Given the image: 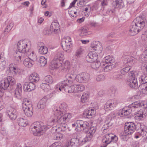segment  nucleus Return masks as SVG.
<instances>
[{
	"mask_svg": "<svg viewBox=\"0 0 147 147\" xmlns=\"http://www.w3.org/2000/svg\"><path fill=\"white\" fill-rule=\"evenodd\" d=\"M49 119L47 122V126L43 125V123L41 121H36L31 124L30 127V131L35 136H39L43 134L47 128H49L52 126L54 123L58 124L60 125L62 132H63L66 129V123H60L57 122H54L52 125H50L48 124Z\"/></svg>",
	"mask_w": 147,
	"mask_h": 147,
	"instance_id": "2",
	"label": "nucleus"
},
{
	"mask_svg": "<svg viewBox=\"0 0 147 147\" xmlns=\"http://www.w3.org/2000/svg\"><path fill=\"white\" fill-rule=\"evenodd\" d=\"M138 22L139 24L141 25V28H144L147 25V22L146 20L142 17H137L134 20Z\"/></svg>",
	"mask_w": 147,
	"mask_h": 147,
	"instance_id": "19",
	"label": "nucleus"
},
{
	"mask_svg": "<svg viewBox=\"0 0 147 147\" xmlns=\"http://www.w3.org/2000/svg\"><path fill=\"white\" fill-rule=\"evenodd\" d=\"M123 76L120 74L115 75L114 76V78L115 80H120L123 78Z\"/></svg>",
	"mask_w": 147,
	"mask_h": 147,
	"instance_id": "61",
	"label": "nucleus"
},
{
	"mask_svg": "<svg viewBox=\"0 0 147 147\" xmlns=\"http://www.w3.org/2000/svg\"><path fill=\"white\" fill-rule=\"evenodd\" d=\"M37 61L39 63L40 66L42 67L44 66L47 63V59L43 56L39 57V59L37 60Z\"/></svg>",
	"mask_w": 147,
	"mask_h": 147,
	"instance_id": "40",
	"label": "nucleus"
},
{
	"mask_svg": "<svg viewBox=\"0 0 147 147\" xmlns=\"http://www.w3.org/2000/svg\"><path fill=\"white\" fill-rule=\"evenodd\" d=\"M22 107L23 109L32 107L31 101L27 98L24 99L23 100Z\"/></svg>",
	"mask_w": 147,
	"mask_h": 147,
	"instance_id": "27",
	"label": "nucleus"
},
{
	"mask_svg": "<svg viewBox=\"0 0 147 147\" xmlns=\"http://www.w3.org/2000/svg\"><path fill=\"white\" fill-rule=\"evenodd\" d=\"M35 88V85L30 82H26L23 86V89L25 91L30 92L34 90Z\"/></svg>",
	"mask_w": 147,
	"mask_h": 147,
	"instance_id": "17",
	"label": "nucleus"
},
{
	"mask_svg": "<svg viewBox=\"0 0 147 147\" xmlns=\"http://www.w3.org/2000/svg\"><path fill=\"white\" fill-rule=\"evenodd\" d=\"M45 81L47 82L52 84L53 82L52 77L50 75H47L44 78Z\"/></svg>",
	"mask_w": 147,
	"mask_h": 147,
	"instance_id": "51",
	"label": "nucleus"
},
{
	"mask_svg": "<svg viewBox=\"0 0 147 147\" xmlns=\"http://www.w3.org/2000/svg\"><path fill=\"white\" fill-rule=\"evenodd\" d=\"M9 86V84L7 79L1 81L0 84V97H2L3 96L4 90L7 89Z\"/></svg>",
	"mask_w": 147,
	"mask_h": 147,
	"instance_id": "15",
	"label": "nucleus"
},
{
	"mask_svg": "<svg viewBox=\"0 0 147 147\" xmlns=\"http://www.w3.org/2000/svg\"><path fill=\"white\" fill-rule=\"evenodd\" d=\"M101 68L103 71H108L111 69L112 67L110 65H109L108 63H106L103 61L101 63Z\"/></svg>",
	"mask_w": 147,
	"mask_h": 147,
	"instance_id": "33",
	"label": "nucleus"
},
{
	"mask_svg": "<svg viewBox=\"0 0 147 147\" xmlns=\"http://www.w3.org/2000/svg\"><path fill=\"white\" fill-rule=\"evenodd\" d=\"M80 57H77L75 54L72 57V61L73 62L76 63L78 62L79 58Z\"/></svg>",
	"mask_w": 147,
	"mask_h": 147,
	"instance_id": "64",
	"label": "nucleus"
},
{
	"mask_svg": "<svg viewBox=\"0 0 147 147\" xmlns=\"http://www.w3.org/2000/svg\"><path fill=\"white\" fill-rule=\"evenodd\" d=\"M140 25L138 24V22L134 21L132 22L129 30V34L131 36L137 34L144 28H141Z\"/></svg>",
	"mask_w": 147,
	"mask_h": 147,
	"instance_id": "9",
	"label": "nucleus"
},
{
	"mask_svg": "<svg viewBox=\"0 0 147 147\" xmlns=\"http://www.w3.org/2000/svg\"><path fill=\"white\" fill-rule=\"evenodd\" d=\"M10 69L12 70L14 74H19L20 72V69L14 67H11Z\"/></svg>",
	"mask_w": 147,
	"mask_h": 147,
	"instance_id": "59",
	"label": "nucleus"
},
{
	"mask_svg": "<svg viewBox=\"0 0 147 147\" xmlns=\"http://www.w3.org/2000/svg\"><path fill=\"white\" fill-rule=\"evenodd\" d=\"M60 61L56 58H55L51 61L50 65V68L52 69L58 68L60 65L59 63Z\"/></svg>",
	"mask_w": 147,
	"mask_h": 147,
	"instance_id": "25",
	"label": "nucleus"
},
{
	"mask_svg": "<svg viewBox=\"0 0 147 147\" xmlns=\"http://www.w3.org/2000/svg\"><path fill=\"white\" fill-rule=\"evenodd\" d=\"M117 137L112 133L106 134L103 137L102 142L104 144L102 147H106L111 142H115L117 140Z\"/></svg>",
	"mask_w": 147,
	"mask_h": 147,
	"instance_id": "7",
	"label": "nucleus"
},
{
	"mask_svg": "<svg viewBox=\"0 0 147 147\" xmlns=\"http://www.w3.org/2000/svg\"><path fill=\"white\" fill-rule=\"evenodd\" d=\"M88 28L86 27H81L79 30L80 36H84L88 34Z\"/></svg>",
	"mask_w": 147,
	"mask_h": 147,
	"instance_id": "38",
	"label": "nucleus"
},
{
	"mask_svg": "<svg viewBox=\"0 0 147 147\" xmlns=\"http://www.w3.org/2000/svg\"><path fill=\"white\" fill-rule=\"evenodd\" d=\"M25 55L20 51H16L14 55V58L16 61L19 62L23 60L24 58V56Z\"/></svg>",
	"mask_w": 147,
	"mask_h": 147,
	"instance_id": "29",
	"label": "nucleus"
},
{
	"mask_svg": "<svg viewBox=\"0 0 147 147\" xmlns=\"http://www.w3.org/2000/svg\"><path fill=\"white\" fill-rule=\"evenodd\" d=\"M147 113V111L144 109L140 110L138 111L135 114L136 118L140 119H142V118L145 117Z\"/></svg>",
	"mask_w": 147,
	"mask_h": 147,
	"instance_id": "24",
	"label": "nucleus"
},
{
	"mask_svg": "<svg viewBox=\"0 0 147 147\" xmlns=\"http://www.w3.org/2000/svg\"><path fill=\"white\" fill-rule=\"evenodd\" d=\"M18 122L20 126L25 127L27 124V121L25 119L22 118H20L18 119Z\"/></svg>",
	"mask_w": 147,
	"mask_h": 147,
	"instance_id": "42",
	"label": "nucleus"
},
{
	"mask_svg": "<svg viewBox=\"0 0 147 147\" xmlns=\"http://www.w3.org/2000/svg\"><path fill=\"white\" fill-rule=\"evenodd\" d=\"M139 88L142 94H147V83L141 84L139 86Z\"/></svg>",
	"mask_w": 147,
	"mask_h": 147,
	"instance_id": "41",
	"label": "nucleus"
},
{
	"mask_svg": "<svg viewBox=\"0 0 147 147\" xmlns=\"http://www.w3.org/2000/svg\"><path fill=\"white\" fill-rule=\"evenodd\" d=\"M72 83V80H65L57 84L56 86V88L63 92H65L68 93H72L74 92V85L70 86Z\"/></svg>",
	"mask_w": 147,
	"mask_h": 147,
	"instance_id": "5",
	"label": "nucleus"
},
{
	"mask_svg": "<svg viewBox=\"0 0 147 147\" xmlns=\"http://www.w3.org/2000/svg\"><path fill=\"white\" fill-rule=\"evenodd\" d=\"M71 39L69 36L66 37L65 38L62 40L61 42H64L66 44L71 43Z\"/></svg>",
	"mask_w": 147,
	"mask_h": 147,
	"instance_id": "60",
	"label": "nucleus"
},
{
	"mask_svg": "<svg viewBox=\"0 0 147 147\" xmlns=\"http://www.w3.org/2000/svg\"><path fill=\"white\" fill-rule=\"evenodd\" d=\"M22 87L21 84L20 83L17 84L16 87L14 91V95L15 97L17 98L21 97L20 94L22 92Z\"/></svg>",
	"mask_w": 147,
	"mask_h": 147,
	"instance_id": "22",
	"label": "nucleus"
},
{
	"mask_svg": "<svg viewBox=\"0 0 147 147\" xmlns=\"http://www.w3.org/2000/svg\"><path fill=\"white\" fill-rule=\"evenodd\" d=\"M90 125V124L87 121L80 120H77L74 124L72 125L73 127H76L77 131L85 130V132L86 134V138L88 140L91 139L96 131L95 127H91L89 129Z\"/></svg>",
	"mask_w": 147,
	"mask_h": 147,
	"instance_id": "3",
	"label": "nucleus"
},
{
	"mask_svg": "<svg viewBox=\"0 0 147 147\" xmlns=\"http://www.w3.org/2000/svg\"><path fill=\"white\" fill-rule=\"evenodd\" d=\"M83 50L82 48H79L76 51L75 55L78 57H80L81 55L82 54Z\"/></svg>",
	"mask_w": 147,
	"mask_h": 147,
	"instance_id": "57",
	"label": "nucleus"
},
{
	"mask_svg": "<svg viewBox=\"0 0 147 147\" xmlns=\"http://www.w3.org/2000/svg\"><path fill=\"white\" fill-rule=\"evenodd\" d=\"M141 68L144 73L147 75V63L144 62L143 63Z\"/></svg>",
	"mask_w": 147,
	"mask_h": 147,
	"instance_id": "52",
	"label": "nucleus"
},
{
	"mask_svg": "<svg viewBox=\"0 0 147 147\" xmlns=\"http://www.w3.org/2000/svg\"><path fill=\"white\" fill-rule=\"evenodd\" d=\"M146 74H143L139 78V81L141 84H147V76Z\"/></svg>",
	"mask_w": 147,
	"mask_h": 147,
	"instance_id": "46",
	"label": "nucleus"
},
{
	"mask_svg": "<svg viewBox=\"0 0 147 147\" xmlns=\"http://www.w3.org/2000/svg\"><path fill=\"white\" fill-rule=\"evenodd\" d=\"M64 42H61V44L63 49L66 52H70L71 51V49L72 45L71 43L66 44Z\"/></svg>",
	"mask_w": 147,
	"mask_h": 147,
	"instance_id": "32",
	"label": "nucleus"
},
{
	"mask_svg": "<svg viewBox=\"0 0 147 147\" xmlns=\"http://www.w3.org/2000/svg\"><path fill=\"white\" fill-rule=\"evenodd\" d=\"M64 52L62 51H60L58 52L55 56L56 59H58L59 61L63 59L64 57Z\"/></svg>",
	"mask_w": 147,
	"mask_h": 147,
	"instance_id": "48",
	"label": "nucleus"
},
{
	"mask_svg": "<svg viewBox=\"0 0 147 147\" xmlns=\"http://www.w3.org/2000/svg\"><path fill=\"white\" fill-rule=\"evenodd\" d=\"M47 99L45 97L43 98L38 102L37 106L38 109H44L46 106Z\"/></svg>",
	"mask_w": 147,
	"mask_h": 147,
	"instance_id": "30",
	"label": "nucleus"
},
{
	"mask_svg": "<svg viewBox=\"0 0 147 147\" xmlns=\"http://www.w3.org/2000/svg\"><path fill=\"white\" fill-rule=\"evenodd\" d=\"M67 106L65 102L62 103L59 108H54V113L49 119L48 124L52 125L54 122L61 123L69 121L71 115V114L67 112Z\"/></svg>",
	"mask_w": 147,
	"mask_h": 147,
	"instance_id": "1",
	"label": "nucleus"
},
{
	"mask_svg": "<svg viewBox=\"0 0 147 147\" xmlns=\"http://www.w3.org/2000/svg\"><path fill=\"white\" fill-rule=\"evenodd\" d=\"M136 61V59L134 57L131 56H127L123 60L124 65L129 67L133 65Z\"/></svg>",
	"mask_w": 147,
	"mask_h": 147,
	"instance_id": "14",
	"label": "nucleus"
},
{
	"mask_svg": "<svg viewBox=\"0 0 147 147\" xmlns=\"http://www.w3.org/2000/svg\"><path fill=\"white\" fill-rule=\"evenodd\" d=\"M59 25L58 22H53L50 26V29L52 33L57 34L59 31Z\"/></svg>",
	"mask_w": 147,
	"mask_h": 147,
	"instance_id": "18",
	"label": "nucleus"
},
{
	"mask_svg": "<svg viewBox=\"0 0 147 147\" xmlns=\"http://www.w3.org/2000/svg\"><path fill=\"white\" fill-rule=\"evenodd\" d=\"M63 137V135L60 133L57 134L54 137L55 139L57 140H60L62 139Z\"/></svg>",
	"mask_w": 147,
	"mask_h": 147,
	"instance_id": "56",
	"label": "nucleus"
},
{
	"mask_svg": "<svg viewBox=\"0 0 147 147\" xmlns=\"http://www.w3.org/2000/svg\"><path fill=\"white\" fill-rule=\"evenodd\" d=\"M105 62L106 63H113L115 61L114 58L112 56L108 55L106 56L105 57Z\"/></svg>",
	"mask_w": 147,
	"mask_h": 147,
	"instance_id": "44",
	"label": "nucleus"
},
{
	"mask_svg": "<svg viewBox=\"0 0 147 147\" xmlns=\"http://www.w3.org/2000/svg\"><path fill=\"white\" fill-rule=\"evenodd\" d=\"M43 43L39 42L38 44V51L42 54H46L48 52V48L46 47L43 46Z\"/></svg>",
	"mask_w": 147,
	"mask_h": 147,
	"instance_id": "21",
	"label": "nucleus"
},
{
	"mask_svg": "<svg viewBox=\"0 0 147 147\" xmlns=\"http://www.w3.org/2000/svg\"><path fill=\"white\" fill-rule=\"evenodd\" d=\"M113 123L111 122V119L110 118H106L105 122V124L102 127L103 130L108 129L109 127L111 126Z\"/></svg>",
	"mask_w": 147,
	"mask_h": 147,
	"instance_id": "35",
	"label": "nucleus"
},
{
	"mask_svg": "<svg viewBox=\"0 0 147 147\" xmlns=\"http://www.w3.org/2000/svg\"><path fill=\"white\" fill-rule=\"evenodd\" d=\"M101 65V63L99 61H97L96 62L94 61L92 62V63L91 64V67L92 68L97 69Z\"/></svg>",
	"mask_w": 147,
	"mask_h": 147,
	"instance_id": "45",
	"label": "nucleus"
},
{
	"mask_svg": "<svg viewBox=\"0 0 147 147\" xmlns=\"http://www.w3.org/2000/svg\"><path fill=\"white\" fill-rule=\"evenodd\" d=\"M98 58L97 54L93 52H90L86 56V59L87 61L92 62L96 61Z\"/></svg>",
	"mask_w": 147,
	"mask_h": 147,
	"instance_id": "16",
	"label": "nucleus"
},
{
	"mask_svg": "<svg viewBox=\"0 0 147 147\" xmlns=\"http://www.w3.org/2000/svg\"><path fill=\"white\" fill-rule=\"evenodd\" d=\"M147 60V49H146L140 57V61H143Z\"/></svg>",
	"mask_w": 147,
	"mask_h": 147,
	"instance_id": "47",
	"label": "nucleus"
},
{
	"mask_svg": "<svg viewBox=\"0 0 147 147\" xmlns=\"http://www.w3.org/2000/svg\"><path fill=\"white\" fill-rule=\"evenodd\" d=\"M88 95L86 94H83L81 98V101L83 103H84L88 101Z\"/></svg>",
	"mask_w": 147,
	"mask_h": 147,
	"instance_id": "54",
	"label": "nucleus"
},
{
	"mask_svg": "<svg viewBox=\"0 0 147 147\" xmlns=\"http://www.w3.org/2000/svg\"><path fill=\"white\" fill-rule=\"evenodd\" d=\"M29 80L31 82L33 83H36L39 80L38 75L36 73L31 74L29 76Z\"/></svg>",
	"mask_w": 147,
	"mask_h": 147,
	"instance_id": "23",
	"label": "nucleus"
},
{
	"mask_svg": "<svg viewBox=\"0 0 147 147\" xmlns=\"http://www.w3.org/2000/svg\"><path fill=\"white\" fill-rule=\"evenodd\" d=\"M40 87L45 91L48 92L50 89V86L49 84L43 83L40 85Z\"/></svg>",
	"mask_w": 147,
	"mask_h": 147,
	"instance_id": "43",
	"label": "nucleus"
},
{
	"mask_svg": "<svg viewBox=\"0 0 147 147\" xmlns=\"http://www.w3.org/2000/svg\"><path fill=\"white\" fill-rule=\"evenodd\" d=\"M8 115L12 120H15L17 117V113L16 110L12 108H10L7 110Z\"/></svg>",
	"mask_w": 147,
	"mask_h": 147,
	"instance_id": "20",
	"label": "nucleus"
},
{
	"mask_svg": "<svg viewBox=\"0 0 147 147\" xmlns=\"http://www.w3.org/2000/svg\"><path fill=\"white\" fill-rule=\"evenodd\" d=\"M90 78V75L86 73H81L78 74L75 77L76 81L80 83L87 82L89 80Z\"/></svg>",
	"mask_w": 147,
	"mask_h": 147,
	"instance_id": "12",
	"label": "nucleus"
},
{
	"mask_svg": "<svg viewBox=\"0 0 147 147\" xmlns=\"http://www.w3.org/2000/svg\"><path fill=\"white\" fill-rule=\"evenodd\" d=\"M74 92H81L83 91L85 89L84 85L82 84L74 85Z\"/></svg>",
	"mask_w": 147,
	"mask_h": 147,
	"instance_id": "36",
	"label": "nucleus"
},
{
	"mask_svg": "<svg viewBox=\"0 0 147 147\" xmlns=\"http://www.w3.org/2000/svg\"><path fill=\"white\" fill-rule=\"evenodd\" d=\"M7 80L8 81V83L9 85H14L16 82L15 79L12 77L8 76L7 78Z\"/></svg>",
	"mask_w": 147,
	"mask_h": 147,
	"instance_id": "50",
	"label": "nucleus"
},
{
	"mask_svg": "<svg viewBox=\"0 0 147 147\" xmlns=\"http://www.w3.org/2000/svg\"><path fill=\"white\" fill-rule=\"evenodd\" d=\"M29 42L27 40H20L18 43L17 48L20 52L26 53L29 50Z\"/></svg>",
	"mask_w": 147,
	"mask_h": 147,
	"instance_id": "6",
	"label": "nucleus"
},
{
	"mask_svg": "<svg viewBox=\"0 0 147 147\" xmlns=\"http://www.w3.org/2000/svg\"><path fill=\"white\" fill-rule=\"evenodd\" d=\"M128 84L129 86L133 88H135L138 86L137 80L136 78H132L129 79Z\"/></svg>",
	"mask_w": 147,
	"mask_h": 147,
	"instance_id": "26",
	"label": "nucleus"
},
{
	"mask_svg": "<svg viewBox=\"0 0 147 147\" xmlns=\"http://www.w3.org/2000/svg\"><path fill=\"white\" fill-rule=\"evenodd\" d=\"M96 79L97 81L98 82L103 81L105 80V77L102 75H100L97 76Z\"/></svg>",
	"mask_w": 147,
	"mask_h": 147,
	"instance_id": "62",
	"label": "nucleus"
},
{
	"mask_svg": "<svg viewBox=\"0 0 147 147\" xmlns=\"http://www.w3.org/2000/svg\"><path fill=\"white\" fill-rule=\"evenodd\" d=\"M136 130V125L133 123L130 122L125 124L124 128V131L122 136H124L130 135L133 133Z\"/></svg>",
	"mask_w": 147,
	"mask_h": 147,
	"instance_id": "8",
	"label": "nucleus"
},
{
	"mask_svg": "<svg viewBox=\"0 0 147 147\" xmlns=\"http://www.w3.org/2000/svg\"><path fill=\"white\" fill-rule=\"evenodd\" d=\"M122 1H115L113 2V7L115 8H120L121 5Z\"/></svg>",
	"mask_w": 147,
	"mask_h": 147,
	"instance_id": "53",
	"label": "nucleus"
},
{
	"mask_svg": "<svg viewBox=\"0 0 147 147\" xmlns=\"http://www.w3.org/2000/svg\"><path fill=\"white\" fill-rule=\"evenodd\" d=\"M13 23H10L9 24V25L7 26L4 31V32L5 33H7L9 32L10 31L13 27Z\"/></svg>",
	"mask_w": 147,
	"mask_h": 147,
	"instance_id": "55",
	"label": "nucleus"
},
{
	"mask_svg": "<svg viewBox=\"0 0 147 147\" xmlns=\"http://www.w3.org/2000/svg\"><path fill=\"white\" fill-rule=\"evenodd\" d=\"M65 77L66 78L67 80H72L73 83L74 82V79L75 78L74 76V75L71 74H70L69 73L67 74L65 76Z\"/></svg>",
	"mask_w": 147,
	"mask_h": 147,
	"instance_id": "49",
	"label": "nucleus"
},
{
	"mask_svg": "<svg viewBox=\"0 0 147 147\" xmlns=\"http://www.w3.org/2000/svg\"><path fill=\"white\" fill-rule=\"evenodd\" d=\"M130 69V67H129L124 68L121 70V72L122 74H125L128 72Z\"/></svg>",
	"mask_w": 147,
	"mask_h": 147,
	"instance_id": "58",
	"label": "nucleus"
},
{
	"mask_svg": "<svg viewBox=\"0 0 147 147\" xmlns=\"http://www.w3.org/2000/svg\"><path fill=\"white\" fill-rule=\"evenodd\" d=\"M96 113V110L94 109H89L88 111H86L84 113V116L88 118H90L94 116Z\"/></svg>",
	"mask_w": 147,
	"mask_h": 147,
	"instance_id": "28",
	"label": "nucleus"
},
{
	"mask_svg": "<svg viewBox=\"0 0 147 147\" xmlns=\"http://www.w3.org/2000/svg\"><path fill=\"white\" fill-rule=\"evenodd\" d=\"M26 53L28 56V58H29L32 61H33L34 62L37 60V56L34 51L29 50Z\"/></svg>",
	"mask_w": 147,
	"mask_h": 147,
	"instance_id": "34",
	"label": "nucleus"
},
{
	"mask_svg": "<svg viewBox=\"0 0 147 147\" xmlns=\"http://www.w3.org/2000/svg\"><path fill=\"white\" fill-rule=\"evenodd\" d=\"M91 47L96 52V54L101 53L102 51V44L99 41L93 42L91 44Z\"/></svg>",
	"mask_w": 147,
	"mask_h": 147,
	"instance_id": "13",
	"label": "nucleus"
},
{
	"mask_svg": "<svg viewBox=\"0 0 147 147\" xmlns=\"http://www.w3.org/2000/svg\"><path fill=\"white\" fill-rule=\"evenodd\" d=\"M119 102L118 100L115 98L108 100L104 106L105 110L107 111L113 109L117 106Z\"/></svg>",
	"mask_w": 147,
	"mask_h": 147,
	"instance_id": "11",
	"label": "nucleus"
},
{
	"mask_svg": "<svg viewBox=\"0 0 147 147\" xmlns=\"http://www.w3.org/2000/svg\"><path fill=\"white\" fill-rule=\"evenodd\" d=\"M34 63L33 61L30 59L29 58H26L24 61V65L27 67H32Z\"/></svg>",
	"mask_w": 147,
	"mask_h": 147,
	"instance_id": "37",
	"label": "nucleus"
},
{
	"mask_svg": "<svg viewBox=\"0 0 147 147\" xmlns=\"http://www.w3.org/2000/svg\"><path fill=\"white\" fill-rule=\"evenodd\" d=\"M143 105L144 108H147V104L140 102L138 101L130 105L127 109V108H123L120 109L118 113L119 115L123 117L129 115L132 111H134L135 109L140 107Z\"/></svg>",
	"mask_w": 147,
	"mask_h": 147,
	"instance_id": "4",
	"label": "nucleus"
},
{
	"mask_svg": "<svg viewBox=\"0 0 147 147\" xmlns=\"http://www.w3.org/2000/svg\"><path fill=\"white\" fill-rule=\"evenodd\" d=\"M88 141L86 138L84 140H79L77 138H72L67 142V146L68 147L77 146L80 144H83Z\"/></svg>",
	"mask_w": 147,
	"mask_h": 147,
	"instance_id": "10",
	"label": "nucleus"
},
{
	"mask_svg": "<svg viewBox=\"0 0 147 147\" xmlns=\"http://www.w3.org/2000/svg\"><path fill=\"white\" fill-rule=\"evenodd\" d=\"M23 110L26 116L28 117H30L32 116L33 114L32 107L24 109Z\"/></svg>",
	"mask_w": 147,
	"mask_h": 147,
	"instance_id": "39",
	"label": "nucleus"
},
{
	"mask_svg": "<svg viewBox=\"0 0 147 147\" xmlns=\"http://www.w3.org/2000/svg\"><path fill=\"white\" fill-rule=\"evenodd\" d=\"M70 69V63L69 61H67L63 64L61 69L62 71L68 73L69 72Z\"/></svg>",
	"mask_w": 147,
	"mask_h": 147,
	"instance_id": "31",
	"label": "nucleus"
},
{
	"mask_svg": "<svg viewBox=\"0 0 147 147\" xmlns=\"http://www.w3.org/2000/svg\"><path fill=\"white\" fill-rule=\"evenodd\" d=\"M128 76H129V78L131 79L132 78H136L135 74L134 71H131L128 73Z\"/></svg>",
	"mask_w": 147,
	"mask_h": 147,
	"instance_id": "63",
	"label": "nucleus"
}]
</instances>
